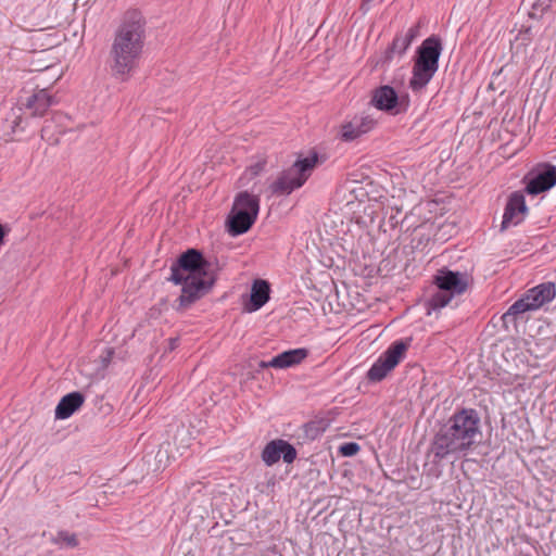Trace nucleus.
Listing matches in <instances>:
<instances>
[{
    "label": "nucleus",
    "instance_id": "obj_5",
    "mask_svg": "<svg viewBox=\"0 0 556 556\" xmlns=\"http://www.w3.org/2000/svg\"><path fill=\"white\" fill-rule=\"evenodd\" d=\"M317 162V154L296 160L270 184L269 189L271 193L275 195H288L295 189L301 188L312 175Z\"/></svg>",
    "mask_w": 556,
    "mask_h": 556
},
{
    "label": "nucleus",
    "instance_id": "obj_11",
    "mask_svg": "<svg viewBox=\"0 0 556 556\" xmlns=\"http://www.w3.org/2000/svg\"><path fill=\"white\" fill-rule=\"evenodd\" d=\"M211 275H191L181 279L182 289L179 296L180 306H188L206 292L213 285Z\"/></svg>",
    "mask_w": 556,
    "mask_h": 556
},
{
    "label": "nucleus",
    "instance_id": "obj_22",
    "mask_svg": "<svg viewBox=\"0 0 556 556\" xmlns=\"http://www.w3.org/2000/svg\"><path fill=\"white\" fill-rule=\"evenodd\" d=\"M359 445L356 442H346L340 445L339 452L342 456L351 457L357 454Z\"/></svg>",
    "mask_w": 556,
    "mask_h": 556
},
{
    "label": "nucleus",
    "instance_id": "obj_3",
    "mask_svg": "<svg viewBox=\"0 0 556 556\" xmlns=\"http://www.w3.org/2000/svg\"><path fill=\"white\" fill-rule=\"evenodd\" d=\"M441 52L442 43L438 37L431 36L422 41L409 79V88L414 92L421 91L430 83L439 68Z\"/></svg>",
    "mask_w": 556,
    "mask_h": 556
},
{
    "label": "nucleus",
    "instance_id": "obj_1",
    "mask_svg": "<svg viewBox=\"0 0 556 556\" xmlns=\"http://www.w3.org/2000/svg\"><path fill=\"white\" fill-rule=\"evenodd\" d=\"M146 38L144 21L138 11H128L115 33L111 48L112 75L128 80L139 65Z\"/></svg>",
    "mask_w": 556,
    "mask_h": 556
},
{
    "label": "nucleus",
    "instance_id": "obj_10",
    "mask_svg": "<svg viewBox=\"0 0 556 556\" xmlns=\"http://www.w3.org/2000/svg\"><path fill=\"white\" fill-rule=\"evenodd\" d=\"M525 191L530 195H538L552 189L556 185V166L543 164L532 169L525 178Z\"/></svg>",
    "mask_w": 556,
    "mask_h": 556
},
{
    "label": "nucleus",
    "instance_id": "obj_19",
    "mask_svg": "<svg viewBox=\"0 0 556 556\" xmlns=\"http://www.w3.org/2000/svg\"><path fill=\"white\" fill-rule=\"evenodd\" d=\"M84 402L85 397L80 392L75 391L64 395L55 407V419L64 420L70 418L83 406Z\"/></svg>",
    "mask_w": 556,
    "mask_h": 556
},
{
    "label": "nucleus",
    "instance_id": "obj_27",
    "mask_svg": "<svg viewBox=\"0 0 556 556\" xmlns=\"http://www.w3.org/2000/svg\"><path fill=\"white\" fill-rule=\"evenodd\" d=\"M45 130H46V127H43V128L41 129V132H45ZM41 136L43 137V134H41Z\"/></svg>",
    "mask_w": 556,
    "mask_h": 556
},
{
    "label": "nucleus",
    "instance_id": "obj_23",
    "mask_svg": "<svg viewBox=\"0 0 556 556\" xmlns=\"http://www.w3.org/2000/svg\"><path fill=\"white\" fill-rule=\"evenodd\" d=\"M376 0H363L362 8L366 11L369 10L371 3H374Z\"/></svg>",
    "mask_w": 556,
    "mask_h": 556
},
{
    "label": "nucleus",
    "instance_id": "obj_20",
    "mask_svg": "<svg viewBox=\"0 0 556 556\" xmlns=\"http://www.w3.org/2000/svg\"><path fill=\"white\" fill-rule=\"evenodd\" d=\"M399 97L395 90L388 85L374 90L370 103L380 111H392L396 108Z\"/></svg>",
    "mask_w": 556,
    "mask_h": 556
},
{
    "label": "nucleus",
    "instance_id": "obj_8",
    "mask_svg": "<svg viewBox=\"0 0 556 556\" xmlns=\"http://www.w3.org/2000/svg\"><path fill=\"white\" fill-rule=\"evenodd\" d=\"M408 344L404 341L393 342L371 365L367 372L370 381H381L404 358Z\"/></svg>",
    "mask_w": 556,
    "mask_h": 556
},
{
    "label": "nucleus",
    "instance_id": "obj_21",
    "mask_svg": "<svg viewBox=\"0 0 556 556\" xmlns=\"http://www.w3.org/2000/svg\"><path fill=\"white\" fill-rule=\"evenodd\" d=\"M52 542L61 547H76L78 545L76 535L67 531H59L55 536L52 538Z\"/></svg>",
    "mask_w": 556,
    "mask_h": 556
},
{
    "label": "nucleus",
    "instance_id": "obj_15",
    "mask_svg": "<svg viewBox=\"0 0 556 556\" xmlns=\"http://www.w3.org/2000/svg\"><path fill=\"white\" fill-rule=\"evenodd\" d=\"M55 103L56 100L48 88L36 89L21 101L22 106L34 117L42 116Z\"/></svg>",
    "mask_w": 556,
    "mask_h": 556
},
{
    "label": "nucleus",
    "instance_id": "obj_14",
    "mask_svg": "<svg viewBox=\"0 0 556 556\" xmlns=\"http://www.w3.org/2000/svg\"><path fill=\"white\" fill-rule=\"evenodd\" d=\"M282 457L287 464L296 458V450L285 440H273L267 443L262 452V459L267 466H273Z\"/></svg>",
    "mask_w": 556,
    "mask_h": 556
},
{
    "label": "nucleus",
    "instance_id": "obj_26",
    "mask_svg": "<svg viewBox=\"0 0 556 556\" xmlns=\"http://www.w3.org/2000/svg\"><path fill=\"white\" fill-rule=\"evenodd\" d=\"M53 70H54V67H53V66H47V67H46V71H47V72H50V71H53Z\"/></svg>",
    "mask_w": 556,
    "mask_h": 556
},
{
    "label": "nucleus",
    "instance_id": "obj_12",
    "mask_svg": "<svg viewBox=\"0 0 556 556\" xmlns=\"http://www.w3.org/2000/svg\"><path fill=\"white\" fill-rule=\"evenodd\" d=\"M377 124L372 115L361 113L342 123L340 127V139L351 142L361 136L371 131Z\"/></svg>",
    "mask_w": 556,
    "mask_h": 556
},
{
    "label": "nucleus",
    "instance_id": "obj_16",
    "mask_svg": "<svg viewBox=\"0 0 556 556\" xmlns=\"http://www.w3.org/2000/svg\"><path fill=\"white\" fill-rule=\"evenodd\" d=\"M308 356V350L304 348L293 349L285 351L276 356H274L270 361L265 362L262 361L260 363L261 368L273 367L276 369H286L290 367H294L301 364Z\"/></svg>",
    "mask_w": 556,
    "mask_h": 556
},
{
    "label": "nucleus",
    "instance_id": "obj_18",
    "mask_svg": "<svg viewBox=\"0 0 556 556\" xmlns=\"http://www.w3.org/2000/svg\"><path fill=\"white\" fill-rule=\"evenodd\" d=\"M269 294L270 287L266 280H254L251 287L250 300L244 306L245 311L252 313L262 308L268 302Z\"/></svg>",
    "mask_w": 556,
    "mask_h": 556
},
{
    "label": "nucleus",
    "instance_id": "obj_13",
    "mask_svg": "<svg viewBox=\"0 0 556 556\" xmlns=\"http://www.w3.org/2000/svg\"><path fill=\"white\" fill-rule=\"evenodd\" d=\"M528 214L525 194L521 191L513 192L504 208L502 229L519 225Z\"/></svg>",
    "mask_w": 556,
    "mask_h": 556
},
{
    "label": "nucleus",
    "instance_id": "obj_24",
    "mask_svg": "<svg viewBox=\"0 0 556 556\" xmlns=\"http://www.w3.org/2000/svg\"><path fill=\"white\" fill-rule=\"evenodd\" d=\"M177 346V339H170V349H175Z\"/></svg>",
    "mask_w": 556,
    "mask_h": 556
},
{
    "label": "nucleus",
    "instance_id": "obj_6",
    "mask_svg": "<svg viewBox=\"0 0 556 556\" xmlns=\"http://www.w3.org/2000/svg\"><path fill=\"white\" fill-rule=\"evenodd\" d=\"M556 289L553 282L541 283L528 290L522 298L509 306L503 315L505 321H515L526 312L539 309L555 299Z\"/></svg>",
    "mask_w": 556,
    "mask_h": 556
},
{
    "label": "nucleus",
    "instance_id": "obj_2",
    "mask_svg": "<svg viewBox=\"0 0 556 556\" xmlns=\"http://www.w3.org/2000/svg\"><path fill=\"white\" fill-rule=\"evenodd\" d=\"M481 435L480 417L472 408L455 413L438 431L432 442V452L439 459L469 451Z\"/></svg>",
    "mask_w": 556,
    "mask_h": 556
},
{
    "label": "nucleus",
    "instance_id": "obj_17",
    "mask_svg": "<svg viewBox=\"0 0 556 556\" xmlns=\"http://www.w3.org/2000/svg\"><path fill=\"white\" fill-rule=\"evenodd\" d=\"M418 36L419 24L413 25L408 29L397 33L392 40V43L386 51V61H391L394 55H404L414 39Z\"/></svg>",
    "mask_w": 556,
    "mask_h": 556
},
{
    "label": "nucleus",
    "instance_id": "obj_7",
    "mask_svg": "<svg viewBox=\"0 0 556 556\" xmlns=\"http://www.w3.org/2000/svg\"><path fill=\"white\" fill-rule=\"evenodd\" d=\"M260 211V200L249 192H240L233 202L229 219V230L232 235L247 232L254 224Z\"/></svg>",
    "mask_w": 556,
    "mask_h": 556
},
{
    "label": "nucleus",
    "instance_id": "obj_9",
    "mask_svg": "<svg viewBox=\"0 0 556 556\" xmlns=\"http://www.w3.org/2000/svg\"><path fill=\"white\" fill-rule=\"evenodd\" d=\"M170 271L169 280L176 285L181 283V279L186 276L208 275L205 271V261L203 260L202 254L194 249H190L181 254L178 263L172 266Z\"/></svg>",
    "mask_w": 556,
    "mask_h": 556
},
{
    "label": "nucleus",
    "instance_id": "obj_4",
    "mask_svg": "<svg viewBox=\"0 0 556 556\" xmlns=\"http://www.w3.org/2000/svg\"><path fill=\"white\" fill-rule=\"evenodd\" d=\"M437 291L426 301L427 314L447 306L455 296L462 295L468 288V277L464 273L441 268L433 276Z\"/></svg>",
    "mask_w": 556,
    "mask_h": 556
},
{
    "label": "nucleus",
    "instance_id": "obj_25",
    "mask_svg": "<svg viewBox=\"0 0 556 556\" xmlns=\"http://www.w3.org/2000/svg\"><path fill=\"white\" fill-rule=\"evenodd\" d=\"M62 74H63V73H62V71H59V72L56 73L55 80H59V79L61 78Z\"/></svg>",
    "mask_w": 556,
    "mask_h": 556
}]
</instances>
